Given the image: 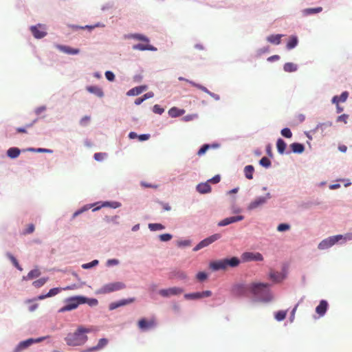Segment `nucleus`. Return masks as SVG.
Instances as JSON below:
<instances>
[{"mask_svg":"<svg viewBox=\"0 0 352 352\" xmlns=\"http://www.w3.org/2000/svg\"><path fill=\"white\" fill-rule=\"evenodd\" d=\"M133 49L135 50H140V51H145V50L155 51L156 50V48L155 47L149 45L148 43H146L145 44L138 43L136 45H134L133 46Z\"/></svg>","mask_w":352,"mask_h":352,"instance_id":"nucleus-19","label":"nucleus"},{"mask_svg":"<svg viewBox=\"0 0 352 352\" xmlns=\"http://www.w3.org/2000/svg\"><path fill=\"white\" fill-rule=\"evenodd\" d=\"M290 228L289 225L286 223H280L278 226L277 230L279 232H283L289 230Z\"/></svg>","mask_w":352,"mask_h":352,"instance_id":"nucleus-52","label":"nucleus"},{"mask_svg":"<svg viewBox=\"0 0 352 352\" xmlns=\"http://www.w3.org/2000/svg\"><path fill=\"white\" fill-rule=\"evenodd\" d=\"M138 326L142 331H146L156 326V320L155 318H151L149 320L142 318L138 321Z\"/></svg>","mask_w":352,"mask_h":352,"instance_id":"nucleus-11","label":"nucleus"},{"mask_svg":"<svg viewBox=\"0 0 352 352\" xmlns=\"http://www.w3.org/2000/svg\"><path fill=\"white\" fill-rule=\"evenodd\" d=\"M7 256L10 258V260L12 261V263H13V265L18 269L20 271H22L23 269L22 267L20 266V265L19 264L17 260L15 258V257L14 256H12L10 253H8L7 254Z\"/></svg>","mask_w":352,"mask_h":352,"instance_id":"nucleus-40","label":"nucleus"},{"mask_svg":"<svg viewBox=\"0 0 352 352\" xmlns=\"http://www.w3.org/2000/svg\"><path fill=\"white\" fill-rule=\"evenodd\" d=\"M108 344V340L107 338H101L99 340L98 343L96 346L87 349L86 352H93L95 351L100 350L104 348Z\"/></svg>","mask_w":352,"mask_h":352,"instance_id":"nucleus-17","label":"nucleus"},{"mask_svg":"<svg viewBox=\"0 0 352 352\" xmlns=\"http://www.w3.org/2000/svg\"><path fill=\"white\" fill-rule=\"evenodd\" d=\"M90 120H91V117L89 116H85L80 119V124L82 126H86L89 124Z\"/></svg>","mask_w":352,"mask_h":352,"instance_id":"nucleus-43","label":"nucleus"},{"mask_svg":"<svg viewBox=\"0 0 352 352\" xmlns=\"http://www.w3.org/2000/svg\"><path fill=\"white\" fill-rule=\"evenodd\" d=\"M348 96H349V94L347 91H344L343 93H342V94L338 96V98L340 99V102H345L348 98Z\"/></svg>","mask_w":352,"mask_h":352,"instance_id":"nucleus-59","label":"nucleus"},{"mask_svg":"<svg viewBox=\"0 0 352 352\" xmlns=\"http://www.w3.org/2000/svg\"><path fill=\"white\" fill-rule=\"evenodd\" d=\"M348 118H349V116L348 115L342 114V115H341V116L338 117L337 122H342L344 124H346Z\"/></svg>","mask_w":352,"mask_h":352,"instance_id":"nucleus-54","label":"nucleus"},{"mask_svg":"<svg viewBox=\"0 0 352 352\" xmlns=\"http://www.w3.org/2000/svg\"><path fill=\"white\" fill-rule=\"evenodd\" d=\"M126 38H133V39H135V40H138V41H144L145 43H149V39L146 36H145L142 34H129L126 36Z\"/></svg>","mask_w":352,"mask_h":352,"instance_id":"nucleus-29","label":"nucleus"},{"mask_svg":"<svg viewBox=\"0 0 352 352\" xmlns=\"http://www.w3.org/2000/svg\"><path fill=\"white\" fill-rule=\"evenodd\" d=\"M270 198L271 195L269 192L267 193L265 196L257 197L249 204V205L247 207V209L248 210H252L256 208H258L264 205L267 202V201Z\"/></svg>","mask_w":352,"mask_h":352,"instance_id":"nucleus-8","label":"nucleus"},{"mask_svg":"<svg viewBox=\"0 0 352 352\" xmlns=\"http://www.w3.org/2000/svg\"><path fill=\"white\" fill-rule=\"evenodd\" d=\"M210 147L209 144H204L201 146V148L198 151L197 155H204Z\"/></svg>","mask_w":352,"mask_h":352,"instance_id":"nucleus-50","label":"nucleus"},{"mask_svg":"<svg viewBox=\"0 0 352 352\" xmlns=\"http://www.w3.org/2000/svg\"><path fill=\"white\" fill-rule=\"evenodd\" d=\"M322 7H318L315 8H306L302 10V14L305 16L311 15L319 13L322 12Z\"/></svg>","mask_w":352,"mask_h":352,"instance_id":"nucleus-28","label":"nucleus"},{"mask_svg":"<svg viewBox=\"0 0 352 352\" xmlns=\"http://www.w3.org/2000/svg\"><path fill=\"white\" fill-rule=\"evenodd\" d=\"M146 88H147L146 86H140V87H134L133 89H130L127 92V95L128 96H138V95L140 94L142 91L146 90Z\"/></svg>","mask_w":352,"mask_h":352,"instance_id":"nucleus-23","label":"nucleus"},{"mask_svg":"<svg viewBox=\"0 0 352 352\" xmlns=\"http://www.w3.org/2000/svg\"><path fill=\"white\" fill-rule=\"evenodd\" d=\"M94 159L96 161L100 162V161H102L107 157V153H96L94 154Z\"/></svg>","mask_w":352,"mask_h":352,"instance_id":"nucleus-46","label":"nucleus"},{"mask_svg":"<svg viewBox=\"0 0 352 352\" xmlns=\"http://www.w3.org/2000/svg\"><path fill=\"white\" fill-rule=\"evenodd\" d=\"M243 219H244V217L242 215H239V216H236V217H228V218H226V219L220 221L218 223V226H221V227L226 226L230 223L240 221Z\"/></svg>","mask_w":352,"mask_h":352,"instance_id":"nucleus-15","label":"nucleus"},{"mask_svg":"<svg viewBox=\"0 0 352 352\" xmlns=\"http://www.w3.org/2000/svg\"><path fill=\"white\" fill-rule=\"evenodd\" d=\"M31 32L36 38H42L46 36L47 32L43 25L38 24L30 28Z\"/></svg>","mask_w":352,"mask_h":352,"instance_id":"nucleus-14","label":"nucleus"},{"mask_svg":"<svg viewBox=\"0 0 352 352\" xmlns=\"http://www.w3.org/2000/svg\"><path fill=\"white\" fill-rule=\"evenodd\" d=\"M290 147L292 151L295 153H302L305 150L303 144L296 142L292 143L290 145Z\"/></svg>","mask_w":352,"mask_h":352,"instance_id":"nucleus-27","label":"nucleus"},{"mask_svg":"<svg viewBox=\"0 0 352 352\" xmlns=\"http://www.w3.org/2000/svg\"><path fill=\"white\" fill-rule=\"evenodd\" d=\"M134 301H135V298H128V299L120 300L118 302H119L120 307H122V306H124V305H129L130 303H132Z\"/></svg>","mask_w":352,"mask_h":352,"instance_id":"nucleus-44","label":"nucleus"},{"mask_svg":"<svg viewBox=\"0 0 352 352\" xmlns=\"http://www.w3.org/2000/svg\"><path fill=\"white\" fill-rule=\"evenodd\" d=\"M283 69L286 72H293L297 70V65L292 63H287L284 65Z\"/></svg>","mask_w":352,"mask_h":352,"instance_id":"nucleus-36","label":"nucleus"},{"mask_svg":"<svg viewBox=\"0 0 352 352\" xmlns=\"http://www.w3.org/2000/svg\"><path fill=\"white\" fill-rule=\"evenodd\" d=\"M172 235L170 234H162L160 235V239L162 241H168L172 239Z\"/></svg>","mask_w":352,"mask_h":352,"instance_id":"nucleus-53","label":"nucleus"},{"mask_svg":"<svg viewBox=\"0 0 352 352\" xmlns=\"http://www.w3.org/2000/svg\"><path fill=\"white\" fill-rule=\"evenodd\" d=\"M47 280H48L47 278H41L40 279H38V280L34 281L32 285L35 287L39 288V287H41L43 285H44L45 283L47 281Z\"/></svg>","mask_w":352,"mask_h":352,"instance_id":"nucleus-37","label":"nucleus"},{"mask_svg":"<svg viewBox=\"0 0 352 352\" xmlns=\"http://www.w3.org/2000/svg\"><path fill=\"white\" fill-rule=\"evenodd\" d=\"M153 111L154 113L161 115L164 113V109L162 108L160 105L155 104L153 106Z\"/></svg>","mask_w":352,"mask_h":352,"instance_id":"nucleus-51","label":"nucleus"},{"mask_svg":"<svg viewBox=\"0 0 352 352\" xmlns=\"http://www.w3.org/2000/svg\"><path fill=\"white\" fill-rule=\"evenodd\" d=\"M92 330L91 328L80 326L75 332L69 333L66 336L65 341L69 346H80L85 344L88 339L85 333H90Z\"/></svg>","mask_w":352,"mask_h":352,"instance_id":"nucleus-1","label":"nucleus"},{"mask_svg":"<svg viewBox=\"0 0 352 352\" xmlns=\"http://www.w3.org/2000/svg\"><path fill=\"white\" fill-rule=\"evenodd\" d=\"M270 278L274 283H279L283 279V276L280 273L274 271L270 272Z\"/></svg>","mask_w":352,"mask_h":352,"instance_id":"nucleus-30","label":"nucleus"},{"mask_svg":"<svg viewBox=\"0 0 352 352\" xmlns=\"http://www.w3.org/2000/svg\"><path fill=\"white\" fill-rule=\"evenodd\" d=\"M270 285L268 283H254L250 286L251 292L256 296H263L266 294L264 300L270 301L272 299V296L269 292Z\"/></svg>","mask_w":352,"mask_h":352,"instance_id":"nucleus-3","label":"nucleus"},{"mask_svg":"<svg viewBox=\"0 0 352 352\" xmlns=\"http://www.w3.org/2000/svg\"><path fill=\"white\" fill-rule=\"evenodd\" d=\"M184 292L183 289L177 287L162 289L159 291V294L162 297L168 298L173 296H178Z\"/></svg>","mask_w":352,"mask_h":352,"instance_id":"nucleus-10","label":"nucleus"},{"mask_svg":"<svg viewBox=\"0 0 352 352\" xmlns=\"http://www.w3.org/2000/svg\"><path fill=\"white\" fill-rule=\"evenodd\" d=\"M254 171V166L252 165H248L244 168V173L245 177L248 179H252L253 178V173Z\"/></svg>","mask_w":352,"mask_h":352,"instance_id":"nucleus-33","label":"nucleus"},{"mask_svg":"<svg viewBox=\"0 0 352 352\" xmlns=\"http://www.w3.org/2000/svg\"><path fill=\"white\" fill-rule=\"evenodd\" d=\"M327 307H328L327 302L324 300H322L320 302L319 305L316 307V311L319 316H322L326 313Z\"/></svg>","mask_w":352,"mask_h":352,"instance_id":"nucleus-18","label":"nucleus"},{"mask_svg":"<svg viewBox=\"0 0 352 352\" xmlns=\"http://www.w3.org/2000/svg\"><path fill=\"white\" fill-rule=\"evenodd\" d=\"M21 151L16 147L10 148L7 151V155L9 157L14 159L16 158L20 155Z\"/></svg>","mask_w":352,"mask_h":352,"instance_id":"nucleus-26","label":"nucleus"},{"mask_svg":"<svg viewBox=\"0 0 352 352\" xmlns=\"http://www.w3.org/2000/svg\"><path fill=\"white\" fill-rule=\"evenodd\" d=\"M343 238L342 235H336L330 236L327 239H325L322 240L319 244H318V249L320 250H325L327 248H329L330 247L333 246L335 243H336L339 240L342 239Z\"/></svg>","mask_w":352,"mask_h":352,"instance_id":"nucleus-7","label":"nucleus"},{"mask_svg":"<svg viewBox=\"0 0 352 352\" xmlns=\"http://www.w3.org/2000/svg\"><path fill=\"white\" fill-rule=\"evenodd\" d=\"M150 138V135L149 134H142V135H138V139L140 141H145V140H148Z\"/></svg>","mask_w":352,"mask_h":352,"instance_id":"nucleus-62","label":"nucleus"},{"mask_svg":"<svg viewBox=\"0 0 352 352\" xmlns=\"http://www.w3.org/2000/svg\"><path fill=\"white\" fill-rule=\"evenodd\" d=\"M185 113L184 109H180L177 107H172L168 111V114L172 118H176L182 116Z\"/></svg>","mask_w":352,"mask_h":352,"instance_id":"nucleus-24","label":"nucleus"},{"mask_svg":"<svg viewBox=\"0 0 352 352\" xmlns=\"http://www.w3.org/2000/svg\"><path fill=\"white\" fill-rule=\"evenodd\" d=\"M40 275H41V272L39 271L38 269L36 268V269H34V270H31L30 272H29L27 276L23 277V279L24 280H30V279H33L34 278L38 277Z\"/></svg>","mask_w":352,"mask_h":352,"instance_id":"nucleus-32","label":"nucleus"},{"mask_svg":"<svg viewBox=\"0 0 352 352\" xmlns=\"http://www.w3.org/2000/svg\"><path fill=\"white\" fill-rule=\"evenodd\" d=\"M239 263L240 260L237 257H232L212 261L210 263V268L213 271L226 270L228 267H236Z\"/></svg>","mask_w":352,"mask_h":352,"instance_id":"nucleus-2","label":"nucleus"},{"mask_svg":"<svg viewBox=\"0 0 352 352\" xmlns=\"http://www.w3.org/2000/svg\"><path fill=\"white\" fill-rule=\"evenodd\" d=\"M148 228L151 231H156V230H164L165 228V227L161 223H149Z\"/></svg>","mask_w":352,"mask_h":352,"instance_id":"nucleus-38","label":"nucleus"},{"mask_svg":"<svg viewBox=\"0 0 352 352\" xmlns=\"http://www.w3.org/2000/svg\"><path fill=\"white\" fill-rule=\"evenodd\" d=\"M28 151H33V152H36V153H52V151L50 150V149L42 148H29Z\"/></svg>","mask_w":352,"mask_h":352,"instance_id":"nucleus-48","label":"nucleus"},{"mask_svg":"<svg viewBox=\"0 0 352 352\" xmlns=\"http://www.w3.org/2000/svg\"><path fill=\"white\" fill-rule=\"evenodd\" d=\"M118 307H120L119 302H113L111 303L109 305V309L111 310L115 309Z\"/></svg>","mask_w":352,"mask_h":352,"instance_id":"nucleus-63","label":"nucleus"},{"mask_svg":"<svg viewBox=\"0 0 352 352\" xmlns=\"http://www.w3.org/2000/svg\"><path fill=\"white\" fill-rule=\"evenodd\" d=\"M286 146H287L286 143L281 138L278 139L277 142H276V147H277L278 152L280 154L285 153V151L286 149Z\"/></svg>","mask_w":352,"mask_h":352,"instance_id":"nucleus-31","label":"nucleus"},{"mask_svg":"<svg viewBox=\"0 0 352 352\" xmlns=\"http://www.w3.org/2000/svg\"><path fill=\"white\" fill-rule=\"evenodd\" d=\"M120 206H121V204L119 202H116V201H114V202L107 201L102 204V206H110L113 208H119Z\"/></svg>","mask_w":352,"mask_h":352,"instance_id":"nucleus-47","label":"nucleus"},{"mask_svg":"<svg viewBox=\"0 0 352 352\" xmlns=\"http://www.w3.org/2000/svg\"><path fill=\"white\" fill-rule=\"evenodd\" d=\"M190 84L192 85V86L201 89V91L207 93L208 94H209L210 96H213L214 94L210 92L206 87L201 85H199V84H197L194 82H190Z\"/></svg>","mask_w":352,"mask_h":352,"instance_id":"nucleus-39","label":"nucleus"},{"mask_svg":"<svg viewBox=\"0 0 352 352\" xmlns=\"http://www.w3.org/2000/svg\"><path fill=\"white\" fill-rule=\"evenodd\" d=\"M190 245V242L189 241L185 240V241H180L177 242V245L179 247H184V246H189Z\"/></svg>","mask_w":352,"mask_h":352,"instance_id":"nucleus-60","label":"nucleus"},{"mask_svg":"<svg viewBox=\"0 0 352 352\" xmlns=\"http://www.w3.org/2000/svg\"><path fill=\"white\" fill-rule=\"evenodd\" d=\"M125 287L126 285L122 282L110 283L103 285L101 288L98 289L97 293L100 294H105L123 289Z\"/></svg>","mask_w":352,"mask_h":352,"instance_id":"nucleus-5","label":"nucleus"},{"mask_svg":"<svg viewBox=\"0 0 352 352\" xmlns=\"http://www.w3.org/2000/svg\"><path fill=\"white\" fill-rule=\"evenodd\" d=\"M245 288L243 285H236L232 288V293L235 296L244 295Z\"/></svg>","mask_w":352,"mask_h":352,"instance_id":"nucleus-25","label":"nucleus"},{"mask_svg":"<svg viewBox=\"0 0 352 352\" xmlns=\"http://www.w3.org/2000/svg\"><path fill=\"white\" fill-rule=\"evenodd\" d=\"M283 34H272L267 37V41L271 43L278 45Z\"/></svg>","mask_w":352,"mask_h":352,"instance_id":"nucleus-22","label":"nucleus"},{"mask_svg":"<svg viewBox=\"0 0 352 352\" xmlns=\"http://www.w3.org/2000/svg\"><path fill=\"white\" fill-rule=\"evenodd\" d=\"M221 237V235L220 234H214L213 235L210 236L208 238H206L205 239L200 241L193 249L194 251H198L201 250V248H204L205 247H207L210 244L212 243L213 242L216 241L217 240L219 239Z\"/></svg>","mask_w":352,"mask_h":352,"instance_id":"nucleus-9","label":"nucleus"},{"mask_svg":"<svg viewBox=\"0 0 352 352\" xmlns=\"http://www.w3.org/2000/svg\"><path fill=\"white\" fill-rule=\"evenodd\" d=\"M259 164L265 168H269L271 166L270 160L266 157H262L260 160Z\"/></svg>","mask_w":352,"mask_h":352,"instance_id":"nucleus-41","label":"nucleus"},{"mask_svg":"<svg viewBox=\"0 0 352 352\" xmlns=\"http://www.w3.org/2000/svg\"><path fill=\"white\" fill-rule=\"evenodd\" d=\"M86 302V298L83 296L71 297L66 300V305L60 309L59 312H65L75 309L80 304Z\"/></svg>","mask_w":352,"mask_h":352,"instance_id":"nucleus-4","label":"nucleus"},{"mask_svg":"<svg viewBox=\"0 0 352 352\" xmlns=\"http://www.w3.org/2000/svg\"><path fill=\"white\" fill-rule=\"evenodd\" d=\"M241 258L245 262L251 261H262L263 260V256L259 252H247L242 254Z\"/></svg>","mask_w":352,"mask_h":352,"instance_id":"nucleus-12","label":"nucleus"},{"mask_svg":"<svg viewBox=\"0 0 352 352\" xmlns=\"http://www.w3.org/2000/svg\"><path fill=\"white\" fill-rule=\"evenodd\" d=\"M61 288H59V287H54V288H52L51 289L47 294H45V295H40L37 297V300H43L46 298H49V297H52L54 296H56V294H58L60 291H61Z\"/></svg>","mask_w":352,"mask_h":352,"instance_id":"nucleus-21","label":"nucleus"},{"mask_svg":"<svg viewBox=\"0 0 352 352\" xmlns=\"http://www.w3.org/2000/svg\"><path fill=\"white\" fill-rule=\"evenodd\" d=\"M281 135L287 138H290L292 136V133L288 128H284L281 130Z\"/></svg>","mask_w":352,"mask_h":352,"instance_id":"nucleus-45","label":"nucleus"},{"mask_svg":"<svg viewBox=\"0 0 352 352\" xmlns=\"http://www.w3.org/2000/svg\"><path fill=\"white\" fill-rule=\"evenodd\" d=\"M45 337H41L36 339L29 338L26 340L21 342L14 349L12 352H21L23 350L27 349L34 343H38L43 341Z\"/></svg>","mask_w":352,"mask_h":352,"instance_id":"nucleus-6","label":"nucleus"},{"mask_svg":"<svg viewBox=\"0 0 352 352\" xmlns=\"http://www.w3.org/2000/svg\"><path fill=\"white\" fill-rule=\"evenodd\" d=\"M286 315H287V311H279L276 314L275 318L278 321H281L285 318Z\"/></svg>","mask_w":352,"mask_h":352,"instance_id":"nucleus-42","label":"nucleus"},{"mask_svg":"<svg viewBox=\"0 0 352 352\" xmlns=\"http://www.w3.org/2000/svg\"><path fill=\"white\" fill-rule=\"evenodd\" d=\"M212 295V292L206 290L201 292H195L190 294H186L184 295V298L188 300H196L199 298H204L210 297Z\"/></svg>","mask_w":352,"mask_h":352,"instance_id":"nucleus-13","label":"nucleus"},{"mask_svg":"<svg viewBox=\"0 0 352 352\" xmlns=\"http://www.w3.org/2000/svg\"><path fill=\"white\" fill-rule=\"evenodd\" d=\"M105 76L107 79L109 81H113L115 79L114 74L110 71H107L105 72Z\"/></svg>","mask_w":352,"mask_h":352,"instance_id":"nucleus-57","label":"nucleus"},{"mask_svg":"<svg viewBox=\"0 0 352 352\" xmlns=\"http://www.w3.org/2000/svg\"><path fill=\"white\" fill-rule=\"evenodd\" d=\"M56 48L60 51L68 54H78L80 52L79 49L72 48L67 45H57Z\"/></svg>","mask_w":352,"mask_h":352,"instance_id":"nucleus-16","label":"nucleus"},{"mask_svg":"<svg viewBox=\"0 0 352 352\" xmlns=\"http://www.w3.org/2000/svg\"><path fill=\"white\" fill-rule=\"evenodd\" d=\"M34 231V224L28 225V228L23 231L24 234H31Z\"/></svg>","mask_w":352,"mask_h":352,"instance_id":"nucleus-58","label":"nucleus"},{"mask_svg":"<svg viewBox=\"0 0 352 352\" xmlns=\"http://www.w3.org/2000/svg\"><path fill=\"white\" fill-rule=\"evenodd\" d=\"M220 179H221L220 176L217 175L214 176L212 178L209 179L208 182V183L212 182L213 184H217L220 182Z\"/></svg>","mask_w":352,"mask_h":352,"instance_id":"nucleus-61","label":"nucleus"},{"mask_svg":"<svg viewBox=\"0 0 352 352\" xmlns=\"http://www.w3.org/2000/svg\"><path fill=\"white\" fill-rule=\"evenodd\" d=\"M208 276L206 274V273L204 272H200L199 273H197V278L200 280V281H203L204 280H206Z\"/></svg>","mask_w":352,"mask_h":352,"instance_id":"nucleus-55","label":"nucleus"},{"mask_svg":"<svg viewBox=\"0 0 352 352\" xmlns=\"http://www.w3.org/2000/svg\"><path fill=\"white\" fill-rule=\"evenodd\" d=\"M298 44V38L295 36H292L289 38V41L287 44V48L288 50H292Z\"/></svg>","mask_w":352,"mask_h":352,"instance_id":"nucleus-35","label":"nucleus"},{"mask_svg":"<svg viewBox=\"0 0 352 352\" xmlns=\"http://www.w3.org/2000/svg\"><path fill=\"white\" fill-rule=\"evenodd\" d=\"M161 205L162 206L163 210L165 211H169L171 210V207L167 203H161Z\"/></svg>","mask_w":352,"mask_h":352,"instance_id":"nucleus-64","label":"nucleus"},{"mask_svg":"<svg viewBox=\"0 0 352 352\" xmlns=\"http://www.w3.org/2000/svg\"><path fill=\"white\" fill-rule=\"evenodd\" d=\"M197 190L201 194L208 193L211 191V187L208 182H206L198 184L197 186Z\"/></svg>","mask_w":352,"mask_h":352,"instance_id":"nucleus-20","label":"nucleus"},{"mask_svg":"<svg viewBox=\"0 0 352 352\" xmlns=\"http://www.w3.org/2000/svg\"><path fill=\"white\" fill-rule=\"evenodd\" d=\"M98 260H94L93 261H91L90 263L83 264L82 265V267L84 269H89V268H91V267H92L94 266H96V265H98Z\"/></svg>","mask_w":352,"mask_h":352,"instance_id":"nucleus-49","label":"nucleus"},{"mask_svg":"<svg viewBox=\"0 0 352 352\" xmlns=\"http://www.w3.org/2000/svg\"><path fill=\"white\" fill-rule=\"evenodd\" d=\"M85 303L89 304L90 306H96L98 305V300L96 298H87Z\"/></svg>","mask_w":352,"mask_h":352,"instance_id":"nucleus-56","label":"nucleus"},{"mask_svg":"<svg viewBox=\"0 0 352 352\" xmlns=\"http://www.w3.org/2000/svg\"><path fill=\"white\" fill-rule=\"evenodd\" d=\"M87 90L90 92L95 94L99 97H102L103 96V92L102 89L96 86H90L87 87Z\"/></svg>","mask_w":352,"mask_h":352,"instance_id":"nucleus-34","label":"nucleus"}]
</instances>
